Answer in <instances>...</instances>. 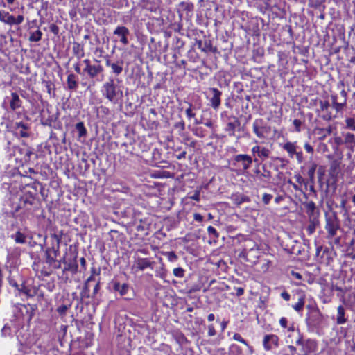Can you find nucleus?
<instances>
[{"label":"nucleus","mask_w":355,"mask_h":355,"mask_svg":"<svg viewBox=\"0 0 355 355\" xmlns=\"http://www.w3.org/2000/svg\"><path fill=\"white\" fill-rule=\"evenodd\" d=\"M304 306V297H302L298 299V302L296 304L293 305V308L296 311L299 312L303 309Z\"/></svg>","instance_id":"obj_35"},{"label":"nucleus","mask_w":355,"mask_h":355,"mask_svg":"<svg viewBox=\"0 0 355 355\" xmlns=\"http://www.w3.org/2000/svg\"><path fill=\"white\" fill-rule=\"evenodd\" d=\"M253 132L259 138H263L265 127L262 119H256L252 124Z\"/></svg>","instance_id":"obj_14"},{"label":"nucleus","mask_w":355,"mask_h":355,"mask_svg":"<svg viewBox=\"0 0 355 355\" xmlns=\"http://www.w3.org/2000/svg\"><path fill=\"white\" fill-rule=\"evenodd\" d=\"M291 275H292V277L293 278L297 279L298 280L303 279L302 275L300 273L297 272L291 271Z\"/></svg>","instance_id":"obj_50"},{"label":"nucleus","mask_w":355,"mask_h":355,"mask_svg":"<svg viewBox=\"0 0 355 355\" xmlns=\"http://www.w3.org/2000/svg\"><path fill=\"white\" fill-rule=\"evenodd\" d=\"M329 248L327 246L324 248L323 245H318L316 248V255L318 257H320L321 258H324L325 256L327 257V259H329L331 257V253H329Z\"/></svg>","instance_id":"obj_25"},{"label":"nucleus","mask_w":355,"mask_h":355,"mask_svg":"<svg viewBox=\"0 0 355 355\" xmlns=\"http://www.w3.org/2000/svg\"><path fill=\"white\" fill-rule=\"evenodd\" d=\"M305 150L309 153H313V148L308 143H306L304 146Z\"/></svg>","instance_id":"obj_51"},{"label":"nucleus","mask_w":355,"mask_h":355,"mask_svg":"<svg viewBox=\"0 0 355 355\" xmlns=\"http://www.w3.org/2000/svg\"><path fill=\"white\" fill-rule=\"evenodd\" d=\"M130 31L125 26H118L114 31V34L121 37L120 42L126 45L128 44L127 36L129 35Z\"/></svg>","instance_id":"obj_13"},{"label":"nucleus","mask_w":355,"mask_h":355,"mask_svg":"<svg viewBox=\"0 0 355 355\" xmlns=\"http://www.w3.org/2000/svg\"><path fill=\"white\" fill-rule=\"evenodd\" d=\"M233 339L236 341H239L245 345H248L246 340L245 339H243L239 334H237V333L234 334L233 336Z\"/></svg>","instance_id":"obj_40"},{"label":"nucleus","mask_w":355,"mask_h":355,"mask_svg":"<svg viewBox=\"0 0 355 355\" xmlns=\"http://www.w3.org/2000/svg\"><path fill=\"white\" fill-rule=\"evenodd\" d=\"M67 310V306L65 305H62L57 309L58 313H59L61 315L65 314Z\"/></svg>","instance_id":"obj_49"},{"label":"nucleus","mask_w":355,"mask_h":355,"mask_svg":"<svg viewBox=\"0 0 355 355\" xmlns=\"http://www.w3.org/2000/svg\"><path fill=\"white\" fill-rule=\"evenodd\" d=\"M293 125L295 128V130L297 132H300V127H301V125H302L301 121L299 120V119H295L293 121Z\"/></svg>","instance_id":"obj_45"},{"label":"nucleus","mask_w":355,"mask_h":355,"mask_svg":"<svg viewBox=\"0 0 355 355\" xmlns=\"http://www.w3.org/2000/svg\"><path fill=\"white\" fill-rule=\"evenodd\" d=\"M295 155L296 156V158L298 161L299 163H301L303 160V155H302V152L300 151V152H296V153L295 154Z\"/></svg>","instance_id":"obj_54"},{"label":"nucleus","mask_w":355,"mask_h":355,"mask_svg":"<svg viewBox=\"0 0 355 355\" xmlns=\"http://www.w3.org/2000/svg\"><path fill=\"white\" fill-rule=\"evenodd\" d=\"M110 236L114 244L122 243L124 241V236L118 231L112 230L110 233Z\"/></svg>","instance_id":"obj_24"},{"label":"nucleus","mask_w":355,"mask_h":355,"mask_svg":"<svg viewBox=\"0 0 355 355\" xmlns=\"http://www.w3.org/2000/svg\"><path fill=\"white\" fill-rule=\"evenodd\" d=\"M306 209L309 219L313 218H318L319 211L317 210L315 204L313 201L306 203Z\"/></svg>","instance_id":"obj_17"},{"label":"nucleus","mask_w":355,"mask_h":355,"mask_svg":"<svg viewBox=\"0 0 355 355\" xmlns=\"http://www.w3.org/2000/svg\"><path fill=\"white\" fill-rule=\"evenodd\" d=\"M230 350L231 352L236 353L238 354L241 353V349H240V347L237 345H235V344H233L230 346Z\"/></svg>","instance_id":"obj_42"},{"label":"nucleus","mask_w":355,"mask_h":355,"mask_svg":"<svg viewBox=\"0 0 355 355\" xmlns=\"http://www.w3.org/2000/svg\"><path fill=\"white\" fill-rule=\"evenodd\" d=\"M346 105V101L344 100L343 103H338L337 101L332 102L333 107L337 111L340 112Z\"/></svg>","instance_id":"obj_36"},{"label":"nucleus","mask_w":355,"mask_h":355,"mask_svg":"<svg viewBox=\"0 0 355 355\" xmlns=\"http://www.w3.org/2000/svg\"><path fill=\"white\" fill-rule=\"evenodd\" d=\"M295 344L301 346L300 355H308L313 353L317 349V344L315 340L307 339L304 340L302 334L300 331L296 332Z\"/></svg>","instance_id":"obj_4"},{"label":"nucleus","mask_w":355,"mask_h":355,"mask_svg":"<svg viewBox=\"0 0 355 355\" xmlns=\"http://www.w3.org/2000/svg\"><path fill=\"white\" fill-rule=\"evenodd\" d=\"M193 218L197 222H202L203 220L202 216L198 213H195L193 214Z\"/></svg>","instance_id":"obj_53"},{"label":"nucleus","mask_w":355,"mask_h":355,"mask_svg":"<svg viewBox=\"0 0 355 355\" xmlns=\"http://www.w3.org/2000/svg\"><path fill=\"white\" fill-rule=\"evenodd\" d=\"M240 125V121L237 119H234V121H230L227 123L225 128V131L228 132L229 136L235 135V130Z\"/></svg>","instance_id":"obj_18"},{"label":"nucleus","mask_w":355,"mask_h":355,"mask_svg":"<svg viewBox=\"0 0 355 355\" xmlns=\"http://www.w3.org/2000/svg\"><path fill=\"white\" fill-rule=\"evenodd\" d=\"M21 105V101L19 99V97L17 93L12 92L11 94V99L10 101V107L12 110H15L16 109L20 107Z\"/></svg>","instance_id":"obj_22"},{"label":"nucleus","mask_w":355,"mask_h":355,"mask_svg":"<svg viewBox=\"0 0 355 355\" xmlns=\"http://www.w3.org/2000/svg\"><path fill=\"white\" fill-rule=\"evenodd\" d=\"M343 158V155L340 153L339 155V157L333 160L330 164V173L333 175H337L340 171V164L341 160Z\"/></svg>","instance_id":"obj_16"},{"label":"nucleus","mask_w":355,"mask_h":355,"mask_svg":"<svg viewBox=\"0 0 355 355\" xmlns=\"http://www.w3.org/2000/svg\"><path fill=\"white\" fill-rule=\"evenodd\" d=\"M173 275L178 277H182L184 276V270L181 268H174Z\"/></svg>","instance_id":"obj_41"},{"label":"nucleus","mask_w":355,"mask_h":355,"mask_svg":"<svg viewBox=\"0 0 355 355\" xmlns=\"http://www.w3.org/2000/svg\"><path fill=\"white\" fill-rule=\"evenodd\" d=\"M281 297L286 301H288L290 300V294L286 291H284L281 293Z\"/></svg>","instance_id":"obj_55"},{"label":"nucleus","mask_w":355,"mask_h":355,"mask_svg":"<svg viewBox=\"0 0 355 355\" xmlns=\"http://www.w3.org/2000/svg\"><path fill=\"white\" fill-rule=\"evenodd\" d=\"M318 225V218H313L311 219H309V223L307 226V231L309 232V234H313L315 231V229Z\"/></svg>","instance_id":"obj_30"},{"label":"nucleus","mask_w":355,"mask_h":355,"mask_svg":"<svg viewBox=\"0 0 355 355\" xmlns=\"http://www.w3.org/2000/svg\"><path fill=\"white\" fill-rule=\"evenodd\" d=\"M270 153L271 151L268 148L266 147H261L258 157L262 160H264L270 157Z\"/></svg>","instance_id":"obj_34"},{"label":"nucleus","mask_w":355,"mask_h":355,"mask_svg":"<svg viewBox=\"0 0 355 355\" xmlns=\"http://www.w3.org/2000/svg\"><path fill=\"white\" fill-rule=\"evenodd\" d=\"M123 60H120V61L113 63V64L112 65V67H111L112 73L116 76L120 75L123 71Z\"/></svg>","instance_id":"obj_27"},{"label":"nucleus","mask_w":355,"mask_h":355,"mask_svg":"<svg viewBox=\"0 0 355 355\" xmlns=\"http://www.w3.org/2000/svg\"><path fill=\"white\" fill-rule=\"evenodd\" d=\"M288 331L293 333V336H296V332L300 331L298 329H295L293 324L288 327Z\"/></svg>","instance_id":"obj_60"},{"label":"nucleus","mask_w":355,"mask_h":355,"mask_svg":"<svg viewBox=\"0 0 355 355\" xmlns=\"http://www.w3.org/2000/svg\"><path fill=\"white\" fill-rule=\"evenodd\" d=\"M67 83L69 89H76L78 87L76 76L73 73H71L67 76Z\"/></svg>","instance_id":"obj_26"},{"label":"nucleus","mask_w":355,"mask_h":355,"mask_svg":"<svg viewBox=\"0 0 355 355\" xmlns=\"http://www.w3.org/2000/svg\"><path fill=\"white\" fill-rule=\"evenodd\" d=\"M41 250L44 252L46 263L53 269L61 268L62 257L65 252V248L60 250V245H40Z\"/></svg>","instance_id":"obj_2"},{"label":"nucleus","mask_w":355,"mask_h":355,"mask_svg":"<svg viewBox=\"0 0 355 355\" xmlns=\"http://www.w3.org/2000/svg\"><path fill=\"white\" fill-rule=\"evenodd\" d=\"M15 241L17 243H24V236L20 232H17L15 234Z\"/></svg>","instance_id":"obj_44"},{"label":"nucleus","mask_w":355,"mask_h":355,"mask_svg":"<svg viewBox=\"0 0 355 355\" xmlns=\"http://www.w3.org/2000/svg\"><path fill=\"white\" fill-rule=\"evenodd\" d=\"M339 228V221L335 215H326L325 229L328 232L329 236L333 237L336 234Z\"/></svg>","instance_id":"obj_6"},{"label":"nucleus","mask_w":355,"mask_h":355,"mask_svg":"<svg viewBox=\"0 0 355 355\" xmlns=\"http://www.w3.org/2000/svg\"><path fill=\"white\" fill-rule=\"evenodd\" d=\"M153 263L148 258H140L137 257L135 259L134 264L132 266V270L135 271H142L148 268H153Z\"/></svg>","instance_id":"obj_10"},{"label":"nucleus","mask_w":355,"mask_h":355,"mask_svg":"<svg viewBox=\"0 0 355 355\" xmlns=\"http://www.w3.org/2000/svg\"><path fill=\"white\" fill-rule=\"evenodd\" d=\"M207 231L209 234H215L216 233V229L212 226H209L207 228Z\"/></svg>","instance_id":"obj_64"},{"label":"nucleus","mask_w":355,"mask_h":355,"mask_svg":"<svg viewBox=\"0 0 355 355\" xmlns=\"http://www.w3.org/2000/svg\"><path fill=\"white\" fill-rule=\"evenodd\" d=\"M65 247V252L63 254V257H62V263L64 264V267L63 268V271H69L71 273L74 274L77 272L78 270V263H77V245H62Z\"/></svg>","instance_id":"obj_3"},{"label":"nucleus","mask_w":355,"mask_h":355,"mask_svg":"<svg viewBox=\"0 0 355 355\" xmlns=\"http://www.w3.org/2000/svg\"><path fill=\"white\" fill-rule=\"evenodd\" d=\"M92 282H94V288H93V295H95L97 294L100 289L99 282H96L95 279L93 276L89 277L85 284V289L89 290L90 287L92 286Z\"/></svg>","instance_id":"obj_20"},{"label":"nucleus","mask_w":355,"mask_h":355,"mask_svg":"<svg viewBox=\"0 0 355 355\" xmlns=\"http://www.w3.org/2000/svg\"><path fill=\"white\" fill-rule=\"evenodd\" d=\"M317 168V164H313L311 168L308 171V175L311 180H313L315 177V170Z\"/></svg>","instance_id":"obj_38"},{"label":"nucleus","mask_w":355,"mask_h":355,"mask_svg":"<svg viewBox=\"0 0 355 355\" xmlns=\"http://www.w3.org/2000/svg\"><path fill=\"white\" fill-rule=\"evenodd\" d=\"M24 21L23 15H18L17 17L10 14L8 11L0 10V21L10 26L20 25Z\"/></svg>","instance_id":"obj_5"},{"label":"nucleus","mask_w":355,"mask_h":355,"mask_svg":"<svg viewBox=\"0 0 355 355\" xmlns=\"http://www.w3.org/2000/svg\"><path fill=\"white\" fill-rule=\"evenodd\" d=\"M320 105L321 110L324 111V110H327L329 108V103L327 101H321L320 102Z\"/></svg>","instance_id":"obj_48"},{"label":"nucleus","mask_w":355,"mask_h":355,"mask_svg":"<svg viewBox=\"0 0 355 355\" xmlns=\"http://www.w3.org/2000/svg\"><path fill=\"white\" fill-rule=\"evenodd\" d=\"M18 289L20 292L25 294L27 297H34L37 293V288L35 286L22 285L21 288Z\"/></svg>","instance_id":"obj_21"},{"label":"nucleus","mask_w":355,"mask_h":355,"mask_svg":"<svg viewBox=\"0 0 355 355\" xmlns=\"http://www.w3.org/2000/svg\"><path fill=\"white\" fill-rule=\"evenodd\" d=\"M272 198V196L271 194L264 193L262 197V200L265 205H268Z\"/></svg>","instance_id":"obj_43"},{"label":"nucleus","mask_w":355,"mask_h":355,"mask_svg":"<svg viewBox=\"0 0 355 355\" xmlns=\"http://www.w3.org/2000/svg\"><path fill=\"white\" fill-rule=\"evenodd\" d=\"M345 128L355 132V116L346 117L345 119Z\"/></svg>","instance_id":"obj_29"},{"label":"nucleus","mask_w":355,"mask_h":355,"mask_svg":"<svg viewBox=\"0 0 355 355\" xmlns=\"http://www.w3.org/2000/svg\"><path fill=\"white\" fill-rule=\"evenodd\" d=\"M73 51L78 58H81L85 55L83 46L78 43H75L73 44Z\"/></svg>","instance_id":"obj_31"},{"label":"nucleus","mask_w":355,"mask_h":355,"mask_svg":"<svg viewBox=\"0 0 355 355\" xmlns=\"http://www.w3.org/2000/svg\"><path fill=\"white\" fill-rule=\"evenodd\" d=\"M337 318L336 322L338 324L345 323L346 318H345V309L342 306H339L337 309Z\"/></svg>","instance_id":"obj_28"},{"label":"nucleus","mask_w":355,"mask_h":355,"mask_svg":"<svg viewBox=\"0 0 355 355\" xmlns=\"http://www.w3.org/2000/svg\"><path fill=\"white\" fill-rule=\"evenodd\" d=\"M343 136L344 146L347 150H349L348 155L351 157V154L355 150V135L350 132H342Z\"/></svg>","instance_id":"obj_8"},{"label":"nucleus","mask_w":355,"mask_h":355,"mask_svg":"<svg viewBox=\"0 0 355 355\" xmlns=\"http://www.w3.org/2000/svg\"><path fill=\"white\" fill-rule=\"evenodd\" d=\"M103 71V67L101 64H91L87 69H84L83 75L87 74L90 78H94Z\"/></svg>","instance_id":"obj_11"},{"label":"nucleus","mask_w":355,"mask_h":355,"mask_svg":"<svg viewBox=\"0 0 355 355\" xmlns=\"http://www.w3.org/2000/svg\"><path fill=\"white\" fill-rule=\"evenodd\" d=\"M185 113L189 119L193 118L195 116V114L193 112L191 109V105H190L189 107L185 110Z\"/></svg>","instance_id":"obj_46"},{"label":"nucleus","mask_w":355,"mask_h":355,"mask_svg":"<svg viewBox=\"0 0 355 355\" xmlns=\"http://www.w3.org/2000/svg\"><path fill=\"white\" fill-rule=\"evenodd\" d=\"M279 324H280L282 327L286 328L287 327V324H288L287 319L286 318H284V317L281 318L280 320H279Z\"/></svg>","instance_id":"obj_52"},{"label":"nucleus","mask_w":355,"mask_h":355,"mask_svg":"<svg viewBox=\"0 0 355 355\" xmlns=\"http://www.w3.org/2000/svg\"><path fill=\"white\" fill-rule=\"evenodd\" d=\"M288 349H289L291 355H295L297 349L294 346L288 345Z\"/></svg>","instance_id":"obj_61"},{"label":"nucleus","mask_w":355,"mask_h":355,"mask_svg":"<svg viewBox=\"0 0 355 355\" xmlns=\"http://www.w3.org/2000/svg\"><path fill=\"white\" fill-rule=\"evenodd\" d=\"M243 202H250V198L248 196H242L239 202V204H241Z\"/></svg>","instance_id":"obj_62"},{"label":"nucleus","mask_w":355,"mask_h":355,"mask_svg":"<svg viewBox=\"0 0 355 355\" xmlns=\"http://www.w3.org/2000/svg\"><path fill=\"white\" fill-rule=\"evenodd\" d=\"M101 93L103 96L113 104L119 103L123 97V92L121 87L117 85L114 80L112 78H110L103 85Z\"/></svg>","instance_id":"obj_1"},{"label":"nucleus","mask_w":355,"mask_h":355,"mask_svg":"<svg viewBox=\"0 0 355 355\" xmlns=\"http://www.w3.org/2000/svg\"><path fill=\"white\" fill-rule=\"evenodd\" d=\"M43 263H39L33 266V269L40 272V276L48 277L53 272V268L51 266L46 268L43 266Z\"/></svg>","instance_id":"obj_15"},{"label":"nucleus","mask_w":355,"mask_h":355,"mask_svg":"<svg viewBox=\"0 0 355 355\" xmlns=\"http://www.w3.org/2000/svg\"><path fill=\"white\" fill-rule=\"evenodd\" d=\"M261 147L259 146H255L252 147V154H254V155L257 154L258 155L259 153V151L261 150Z\"/></svg>","instance_id":"obj_57"},{"label":"nucleus","mask_w":355,"mask_h":355,"mask_svg":"<svg viewBox=\"0 0 355 355\" xmlns=\"http://www.w3.org/2000/svg\"><path fill=\"white\" fill-rule=\"evenodd\" d=\"M191 199L194 200L196 201L200 200V192L196 191L193 196L190 197Z\"/></svg>","instance_id":"obj_56"},{"label":"nucleus","mask_w":355,"mask_h":355,"mask_svg":"<svg viewBox=\"0 0 355 355\" xmlns=\"http://www.w3.org/2000/svg\"><path fill=\"white\" fill-rule=\"evenodd\" d=\"M334 144L337 146H341V145H344L343 136H342V135H341L340 136L335 137L334 138Z\"/></svg>","instance_id":"obj_39"},{"label":"nucleus","mask_w":355,"mask_h":355,"mask_svg":"<svg viewBox=\"0 0 355 355\" xmlns=\"http://www.w3.org/2000/svg\"><path fill=\"white\" fill-rule=\"evenodd\" d=\"M263 345L266 350L268 351L279 345V338L275 334H267L263 337Z\"/></svg>","instance_id":"obj_9"},{"label":"nucleus","mask_w":355,"mask_h":355,"mask_svg":"<svg viewBox=\"0 0 355 355\" xmlns=\"http://www.w3.org/2000/svg\"><path fill=\"white\" fill-rule=\"evenodd\" d=\"M211 97L209 98L211 105L214 110H218L220 105L222 92L216 88H211Z\"/></svg>","instance_id":"obj_12"},{"label":"nucleus","mask_w":355,"mask_h":355,"mask_svg":"<svg viewBox=\"0 0 355 355\" xmlns=\"http://www.w3.org/2000/svg\"><path fill=\"white\" fill-rule=\"evenodd\" d=\"M236 291L237 296H241L244 293V289L241 287L236 288Z\"/></svg>","instance_id":"obj_59"},{"label":"nucleus","mask_w":355,"mask_h":355,"mask_svg":"<svg viewBox=\"0 0 355 355\" xmlns=\"http://www.w3.org/2000/svg\"><path fill=\"white\" fill-rule=\"evenodd\" d=\"M216 334V330L213 324H209L208 326V335L209 336H214Z\"/></svg>","instance_id":"obj_47"},{"label":"nucleus","mask_w":355,"mask_h":355,"mask_svg":"<svg viewBox=\"0 0 355 355\" xmlns=\"http://www.w3.org/2000/svg\"><path fill=\"white\" fill-rule=\"evenodd\" d=\"M42 33L40 30L37 29L35 31L30 32L29 41L39 42L42 39Z\"/></svg>","instance_id":"obj_32"},{"label":"nucleus","mask_w":355,"mask_h":355,"mask_svg":"<svg viewBox=\"0 0 355 355\" xmlns=\"http://www.w3.org/2000/svg\"><path fill=\"white\" fill-rule=\"evenodd\" d=\"M74 70L76 73L79 74H83V72L81 71L80 64L78 62L73 64Z\"/></svg>","instance_id":"obj_58"},{"label":"nucleus","mask_w":355,"mask_h":355,"mask_svg":"<svg viewBox=\"0 0 355 355\" xmlns=\"http://www.w3.org/2000/svg\"><path fill=\"white\" fill-rule=\"evenodd\" d=\"M113 289L115 291L119 293V294L123 296L125 295L128 291L129 286L127 284H120L119 282L114 281L112 282Z\"/></svg>","instance_id":"obj_19"},{"label":"nucleus","mask_w":355,"mask_h":355,"mask_svg":"<svg viewBox=\"0 0 355 355\" xmlns=\"http://www.w3.org/2000/svg\"><path fill=\"white\" fill-rule=\"evenodd\" d=\"M283 148L288 153L290 157H293L297 152V146L295 143L288 141L284 145Z\"/></svg>","instance_id":"obj_23"},{"label":"nucleus","mask_w":355,"mask_h":355,"mask_svg":"<svg viewBox=\"0 0 355 355\" xmlns=\"http://www.w3.org/2000/svg\"><path fill=\"white\" fill-rule=\"evenodd\" d=\"M76 129L78 132V137H85L87 135V130L83 122H79L76 125Z\"/></svg>","instance_id":"obj_33"},{"label":"nucleus","mask_w":355,"mask_h":355,"mask_svg":"<svg viewBox=\"0 0 355 355\" xmlns=\"http://www.w3.org/2000/svg\"><path fill=\"white\" fill-rule=\"evenodd\" d=\"M177 257L173 252H169L168 253V259L170 261H175Z\"/></svg>","instance_id":"obj_63"},{"label":"nucleus","mask_w":355,"mask_h":355,"mask_svg":"<svg viewBox=\"0 0 355 355\" xmlns=\"http://www.w3.org/2000/svg\"><path fill=\"white\" fill-rule=\"evenodd\" d=\"M234 165L236 166L237 164H239L242 167L243 171L248 170L252 164V158L250 155L245 154H239L234 156Z\"/></svg>","instance_id":"obj_7"},{"label":"nucleus","mask_w":355,"mask_h":355,"mask_svg":"<svg viewBox=\"0 0 355 355\" xmlns=\"http://www.w3.org/2000/svg\"><path fill=\"white\" fill-rule=\"evenodd\" d=\"M12 331L10 327L8 324H5L1 329V335L3 337L11 336Z\"/></svg>","instance_id":"obj_37"}]
</instances>
